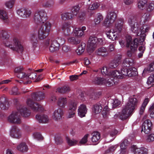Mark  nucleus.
<instances>
[{
    "instance_id": "obj_1",
    "label": "nucleus",
    "mask_w": 154,
    "mask_h": 154,
    "mask_svg": "<svg viewBox=\"0 0 154 154\" xmlns=\"http://www.w3.org/2000/svg\"><path fill=\"white\" fill-rule=\"evenodd\" d=\"M47 19V13L45 10H38L34 14L33 19L35 23L38 25L42 24L37 29H34L30 32L29 40L34 49L38 46L37 37L39 40H44L49 33L51 25L48 21L45 23Z\"/></svg>"
},
{
    "instance_id": "obj_2",
    "label": "nucleus",
    "mask_w": 154,
    "mask_h": 154,
    "mask_svg": "<svg viewBox=\"0 0 154 154\" xmlns=\"http://www.w3.org/2000/svg\"><path fill=\"white\" fill-rule=\"evenodd\" d=\"M137 100L134 96H131L129 98L128 102L122 109L121 113H116L114 116L116 118L119 116L120 119L124 120L127 119L133 113L137 104Z\"/></svg>"
},
{
    "instance_id": "obj_3",
    "label": "nucleus",
    "mask_w": 154,
    "mask_h": 154,
    "mask_svg": "<svg viewBox=\"0 0 154 154\" xmlns=\"http://www.w3.org/2000/svg\"><path fill=\"white\" fill-rule=\"evenodd\" d=\"M0 36L2 38L3 42L6 46L18 52L23 51V48L18 38H14L11 42L7 41L10 37V35L6 31L3 30L0 32Z\"/></svg>"
},
{
    "instance_id": "obj_4",
    "label": "nucleus",
    "mask_w": 154,
    "mask_h": 154,
    "mask_svg": "<svg viewBox=\"0 0 154 154\" xmlns=\"http://www.w3.org/2000/svg\"><path fill=\"white\" fill-rule=\"evenodd\" d=\"M45 94L42 92H38L34 93L31 95V98L28 99L26 102L27 105L35 112L42 111L43 108L38 103L34 101H39L43 100L45 97Z\"/></svg>"
},
{
    "instance_id": "obj_5",
    "label": "nucleus",
    "mask_w": 154,
    "mask_h": 154,
    "mask_svg": "<svg viewBox=\"0 0 154 154\" xmlns=\"http://www.w3.org/2000/svg\"><path fill=\"white\" fill-rule=\"evenodd\" d=\"M18 112L24 117H27L30 114V112L26 107L20 106L17 108V111L13 112L8 116V120L9 122L15 124H20L21 122V119Z\"/></svg>"
},
{
    "instance_id": "obj_6",
    "label": "nucleus",
    "mask_w": 154,
    "mask_h": 154,
    "mask_svg": "<svg viewBox=\"0 0 154 154\" xmlns=\"http://www.w3.org/2000/svg\"><path fill=\"white\" fill-rule=\"evenodd\" d=\"M124 22L123 18L118 19L115 24L114 28L106 32L107 37L112 41L115 40L117 36V33H120L122 30Z\"/></svg>"
},
{
    "instance_id": "obj_7",
    "label": "nucleus",
    "mask_w": 154,
    "mask_h": 154,
    "mask_svg": "<svg viewBox=\"0 0 154 154\" xmlns=\"http://www.w3.org/2000/svg\"><path fill=\"white\" fill-rule=\"evenodd\" d=\"M108 77L106 79L105 78L98 77H96L94 78V75H91V79L92 82L95 84L97 85L104 84L108 86H111L118 82L117 80H116L112 78L110 76Z\"/></svg>"
},
{
    "instance_id": "obj_8",
    "label": "nucleus",
    "mask_w": 154,
    "mask_h": 154,
    "mask_svg": "<svg viewBox=\"0 0 154 154\" xmlns=\"http://www.w3.org/2000/svg\"><path fill=\"white\" fill-rule=\"evenodd\" d=\"M128 23L131 27V31L137 35H140V27L141 23L140 22V23L137 22L134 17H131L129 18Z\"/></svg>"
},
{
    "instance_id": "obj_9",
    "label": "nucleus",
    "mask_w": 154,
    "mask_h": 154,
    "mask_svg": "<svg viewBox=\"0 0 154 154\" xmlns=\"http://www.w3.org/2000/svg\"><path fill=\"white\" fill-rule=\"evenodd\" d=\"M116 17V14L114 12H108L105 20L103 22V26L106 28H111Z\"/></svg>"
},
{
    "instance_id": "obj_10",
    "label": "nucleus",
    "mask_w": 154,
    "mask_h": 154,
    "mask_svg": "<svg viewBox=\"0 0 154 154\" xmlns=\"http://www.w3.org/2000/svg\"><path fill=\"white\" fill-rule=\"evenodd\" d=\"M49 45V50L52 52L58 50L60 47L58 43L53 38H48L45 42L44 46L45 47H47Z\"/></svg>"
},
{
    "instance_id": "obj_11",
    "label": "nucleus",
    "mask_w": 154,
    "mask_h": 154,
    "mask_svg": "<svg viewBox=\"0 0 154 154\" xmlns=\"http://www.w3.org/2000/svg\"><path fill=\"white\" fill-rule=\"evenodd\" d=\"M17 13L20 17L23 18H26L31 16L32 11L29 8H22L18 9Z\"/></svg>"
},
{
    "instance_id": "obj_12",
    "label": "nucleus",
    "mask_w": 154,
    "mask_h": 154,
    "mask_svg": "<svg viewBox=\"0 0 154 154\" xmlns=\"http://www.w3.org/2000/svg\"><path fill=\"white\" fill-rule=\"evenodd\" d=\"M77 108V103L74 101H71L68 105V109L67 111V116L68 118L73 117L75 113Z\"/></svg>"
},
{
    "instance_id": "obj_13",
    "label": "nucleus",
    "mask_w": 154,
    "mask_h": 154,
    "mask_svg": "<svg viewBox=\"0 0 154 154\" xmlns=\"http://www.w3.org/2000/svg\"><path fill=\"white\" fill-rule=\"evenodd\" d=\"M102 41L101 38H97L96 37L90 36L88 40V46L90 50L93 51L96 47L98 41Z\"/></svg>"
},
{
    "instance_id": "obj_14",
    "label": "nucleus",
    "mask_w": 154,
    "mask_h": 154,
    "mask_svg": "<svg viewBox=\"0 0 154 154\" xmlns=\"http://www.w3.org/2000/svg\"><path fill=\"white\" fill-rule=\"evenodd\" d=\"M122 72L123 75L129 76H133L137 74V69L134 67H131L127 69V68H122Z\"/></svg>"
},
{
    "instance_id": "obj_15",
    "label": "nucleus",
    "mask_w": 154,
    "mask_h": 154,
    "mask_svg": "<svg viewBox=\"0 0 154 154\" xmlns=\"http://www.w3.org/2000/svg\"><path fill=\"white\" fill-rule=\"evenodd\" d=\"M10 135L12 138L19 139L21 136V133L17 126H14L11 127L10 130Z\"/></svg>"
},
{
    "instance_id": "obj_16",
    "label": "nucleus",
    "mask_w": 154,
    "mask_h": 154,
    "mask_svg": "<svg viewBox=\"0 0 154 154\" xmlns=\"http://www.w3.org/2000/svg\"><path fill=\"white\" fill-rule=\"evenodd\" d=\"M132 38L131 36L127 35L125 36V39L123 38L119 41L121 47L123 48L126 46L127 48L129 47L132 42Z\"/></svg>"
},
{
    "instance_id": "obj_17",
    "label": "nucleus",
    "mask_w": 154,
    "mask_h": 154,
    "mask_svg": "<svg viewBox=\"0 0 154 154\" xmlns=\"http://www.w3.org/2000/svg\"><path fill=\"white\" fill-rule=\"evenodd\" d=\"M63 114V110L60 108H58L54 111L52 115V118L55 121H58L62 119Z\"/></svg>"
},
{
    "instance_id": "obj_18",
    "label": "nucleus",
    "mask_w": 154,
    "mask_h": 154,
    "mask_svg": "<svg viewBox=\"0 0 154 154\" xmlns=\"http://www.w3.org/2000/svg\"><path fill=\"white\" fill-rule=\"evenodd\" d=\"M152 123L149 120H146L143 122L142 126V131L146 134H148L151 128Z\"/></svg>"
},
{
    "instance_id": "obj_19",
    "label": "nucleus",
    "mask_w": 154,
    "mask_h": 154,
    "mask_svg": "<svg viewBox=\"0 0 154 154\" xmlns=\"http://www.w3.org/2000/svg\"><path fill=\"white\" fill-rule=\"evenodd\" d=\"M124 75L122 74V69L121 72L119 71L116 70H114L110 72V75L108 76H110L112 78H113L116 80L119 81V79H122L123 78Z\"/></svg>"
},
{
    "instance_id": "obj_20",
    "label": "nucleus",
    "mask_w": 154,
    "mask_h": 154,
    "mask_svg": "<svg viewBox=\"0 0 154 154\" xmlns=\"http://www.w3.org/2000/svg\"><path fill=\"white\" fill-rule=\"evenodd\" d=\"M87 111L86 106L84 104H81L78 109V115L81 118H83L85 116Z\"/></svg>"
},
{
    "instance_id": "obj_21",
    "label": "nucleus",
    "mask_w": 154,
    "mask_h": 154,
    "mask_svg": "<svg viewBox=\"0 0 154 154\" xmlns=\"http://www.w3.org/2000/svg\"><path fill=\"white\" fill-rule=\"evenodd\" d=\"M150 26L149 25L141 23L140 27V35L143 38L146 36V32H148L150 29Z\"/></svg>"
},
{
    "instance_id": "obj_22",
    "label": "nucleus",
    "mask_w": 154,
    "mask_h": 154,
    "mask_svg": "<svg viewBox=\"0 0 154 154\" xmlns=\"http://www.w3.org/2000/svg\"><path fill=\"white\" fill-rule=\"evenodd\" d=\"M96 53L97 55L104 57H107L109 54L107 49L104 47L99 48L96 51Z\"/></svg>"
},
{
    "instance_id": "obj_23",
    "label": "nucleus",
    "mask_w": 154,
    "mask_h": 154,
    "mask_svg": "<svg viewBox=\"0 0 154 154\" xmlns=\"http://www.w3.org/2000/svg\"><path fill=\"white\" fill-rule=\"evenodd\" d=\"M35 118L36 120L41 123H46L49 121V118L45 115L37 114L36 115Z\"/></svg>"
},
{
    "instance_id": "obj_24",
    "label": "nucleus",
    "mask_w": 154,
    "mask_h": 154,
    "mask_svg": "<svg viewBox=\"0 0 154 154\" xmlns=\"http://www.w3.org/2000/svg\"><path fill=\"white\" fill-rule=\"evenodd\" d=\"M132 150L134 152V154H147V150L143 147L137 148L136 146L132 147Z\"/></svg>"
},
{
    "instance_id": "obj_25",
    "label": "nucleus",
    "mask_w": 154,
    "mask_h": 154,
    "mask_svg": "<svg viewBox=\"0 0 154 154\" xmlns=\"http://www.w3.org/2000/svg\"><path fill=\"white\" fill-rule=\"evenodd\" d=\"M23 68L22 66L16 67L14 70V72L17 76L19 78L23 79L25 73L23 72Z\"/></svg>"
},
{
    "instance_id": "obj_26",
    "label": "nucleus",
    "mask_w": 154,
    "mask_h": 154,
    "mask_svg": "<svg viewBox=\"0 0 154 154\" xmlns=\"http://www.w3.org/2000/svg\"><path fill=\"white\" fill-rule=\"evenodd\" d=\"M71 26L67 23H64L62 27L63 34L66 36L69 35L71 33Z\"/></svg>"
},
{
    "instance_id": "obj_27",
    "label": "nucleus",
    "mask_w": 154,
    "mask_h": 154,
    "mask_svg": "<svg viewBox=\"0 0 154 154\" xmlns=\"http://www.w3.org/2000/svg\"><path fill=\"white\" fill-rule=\"evenodd\" d=\"M134 64V61L133 59L129 58H125L123 60L122 66L125 68L132 66Z\"/></svg>"
},
{
    "instance_id": "obj_28",
    "label": "nucleus",
    "mask_w": 154,
    "mask_h": 154,
    "mask_svg": "<svg viewBox=\"0 0 154 154\" xmlns=\"http://www.w3.org/2000/svg\"><path fill=\"white\" fill-rule=\"evenodd\" d=\"M67 103L66 98L64 97H61L58 98L57 102V105L61 107L64 108Z\"/></svg>"
},
{
    "instance_id": "obj_29",
    "label": "nucleus",
    "mask_w": 154,
    "mask_h": 154,
    "mask_svg": "<svg viewBox=\"0 0 154 154\" xmlns=\"http://www.w3.org/2000/svg\"><path fill=\"white\" fill-rule=\"evenodd\" d=\"M17 149L22 152H26L28 150L27 145L25 143H21L19 144L17 147Z\"/></svg>"
},
{
    "instance_id": "obj_30",
    "label": "nucleus",
    "mask_w": 154,
    "mask_h": 154,
    "mask_svg": "<svg viewBox=\"0 0 154 154\" xmlns=\"http://www.w3.org/2000/svg\"><path fill=\"white\" fill-rule=\"evenodd\" d=\"M41 3L43 7L48 8H52L54 4L53 0L47 1V0H41Z\"/></svg>"
},
{
    "instance_id": "obj_31",
    "label": "nucleus",
    "mask_w": 154,
    "mask_h": 154,
    "mask_svg": "<svg viewBox=\"0 0 154 154\" xmlns=\"http://www.w3.org/2000/svg\"><path fill=\"white\" fill-rule=\"evenodd\" d=\"M72 33L74 35L79 37H82L84 35V32L81 30V28L76 27L73 29Z\"/></svg>"
},
{
    "instance_id": "obj_32",
    "label": "nucleus",
    "mask_w": 154,
    "mask_h": 154,
    "mask_svg": "<svg viewBox=\"0 0 154 154\" xmlns=\"http://www.w3.org/2000/svg\"><path fill=\"white\" fill-rule=\"evenodd\" d=\"M8 103L6 98L2 97L0 98V107L2 109H6V105H8Z\"/></svg>"
},
{
    "instance_id": "obj_33",
    "label": "nucleus",
    "mask_w": 154,
    "mask_h": 154,
    "mask_svg": "<svg viewBox=\"0 0 154 154\" xmlns=\"http://www.w3.org/2000/svg\"><path fill=\"white\" fill-rule=\"evenodd\" d=\"M36 72L35 71H33L26 75L25 74L23 79L25 80H33L36 78Z\"/></svg>"
},
{
    "instance_id": "obj_34",
    "label": "nucleus",
    "mask_w": 154,
    "mask_h": 154,
    "mask_svg": "<svg viewBox=\"0 0 154 154\" xmlns=\"http://www.w3.org/2000/svg\"><path fill=\"white\" fill-rule=\"evenodd\" d=\"M86 44L84 43H82L79 46L75 51L78 55H81L84 51Z\"/></svg>"
},
{
    "instance_id": "obj_35",
    "label": "nucleus",
    "mask_w": 154,
    "mask_h": 154,
    "mask_svg": "<svg viewBox=\"0 0 154 154\" xmlns=\"http://www.w3.org/2000/svg\"><path fill=\"white\" fill-rule=\"evenodd\" d=\"M70 90V89L68 86H64L58 88L57 91L61 93H66L69 92Z\"/></svg>"
},
{
    "instance_id": "obj_36",
    "label": "nucleus",
    "mask_w": 154,
    "mask_h": 154,
    "mask_svg": "<svg viewBox=\"0 0 154 154\" xmlns=\"http://www.w3.org/2000/svg\"><path fill=\"white\" fill-rule=\"evenodd\" d=\"M92 136L91 140L93 142H96L98 141L100 138V134L98 132H94L92 134Z\"/></svg>"
},
{
    "instance_id": "obj_37",
    "label": "nucleus",
    "mask_w": 154,
    "mask_h": 154,
    "mask_svg": "<svg viewBox=\"0 0 154 154\" xmlns=\"http://www.w3.org/2000/svg\"><path fill=\"white\" fill-rule=\"evenodd\" d=\"M61 18L63 20L72 19L73 18V16L71 15V13L65 12L62 13L61 15Z\"/></svg>"
},
{
    "instance_id": "obj_38",
    "label": "nucleus",
    "mask_w": 154,
    "mask_h": 154,
    "mask_svg": "<svg viewBox=\"0 0 154 154\" xmlns=\"http://www.w3.org/2000/svg\"><path fill=\"white\" fill-rule=\"evenodd\" d=\"M144 41V39L142 38L141 39H138L135 38L133 40V42L131 44V45L133 46V47H136V49L137 50L138 45L139 44H141V43Z\"/></svg>"
},
{
    "instance_id": "obj_39",
    "label": "nucleus",
    "mask_w": 154,
    "mask_h": 154,
    "mask_svg": "<svg viewBox=\"0 0 154 154\" xmlns=\"http://www.w3.org/2000/svg\"><path fill=\"white\" fill-rule=\"evenodd\" d=\"M0 18L5 22L8 21V16L7 13L4 10H0Z\"/></svg>"
},
{
    "instance_id": "obj_40",
    "label": "nucleus",
    "mask_w": 154,
    "mask_h": 154,
    "mask_svg": "<svg viewBox=\"0 0 154 154\" xmlns=\"http://www.w3.org/2000/svg\"><path fill=\"white\" fill-rule=\"evenodd\" d=\"M102 109V107L100 106L99 104L96 103L93 105L92 109L93 112L96 114L100 113Z\"/></svg>"
},
{
    "instance_id": "obj_41",
    "label": "nucleus",
    "mask_w": 154,
    "mask_h": 154,
    "mask_svg": "<svg viewBox=\"0 0 154 154\" xmlns=\"http://www.w3.org/2000/svg\"><path fill=\"white\" fill-rule=\"evenodd\" d=\"M149 102V99L148 98H146L144 100L140 109V115H142L143 114L145 110V107L147 104Z\"/></svg>"
},
{
    "instance_id": "obj_42",
    "label": "nucleus",
    "mask_w": 154,
    "mask_h": 154,
    "mask_svg": "<svg viewBox=\"0 0 154 154\" xmlns=\"http://www.w3.org/2000/svg\"><path fill=\"white\" fill-rule=\"evenodd\" d=\"M146 0H140L138 2V7L141 10L143 9L146 5Z\"/></svg>"
},
{
    "instance_id": "obj_43",
    "label": "nucleus",
    "mask_w": 154,
    "mask_h": 154,
    "mask_svg": "<svg viewBox=\"0 0 154 154\" xmlns=\"http://www.w3.org/2000/svg\"><path fill=\"white\" fill-rule=\"evenodd\" d=\"M119 61L120 60L118 59L113 60L109 64V67L111 68H116L119 65Z\"/></svg>"
},
{
    "instance_id": "obj_44",
    "label": "nucleus",
    "mask_w": 154,
    "mask_h": 154,
    "mask_svg": "<svg viewBox=\"0 0 154 154\" xmlns=\"http://www.w3.org/2000/svg\"><path fill=\"white\" fill-rule=\"evenodd\" d=\"M68 40L71 44L75 45L79 44L81 41L80 39L74 37L69 38L68 39Z\"/></svg>"
},
{
    "instance_id": "obj_45",
    "label": "nucleus",
    "mask_w": 154,
    "mask_h": 154,
    "mask_svg": "<svg viewBox=\"0 0 154 154\" xmlns=\"http://www.w3.org/2000/svg\"><path fill=\"white\" fill-rule=\"evenodd\" d=\"M150 19V14L148 13H145L141 17L140 22L141 23H143L149 21Z\"/></svg>"
},
{
    "instance_id": "obj_46",
    "label": "nucleus",
    "mask_w": 154,
    "mask_h": 154,
    "mask_svg": "<svg viewBox=\"0 0 154 154\" xmlns=\"http://www.w3.org/2000/svg\"><path fill=\"white\" fill-rule=\"evenodd\" d=\"M79 7L78 5H76L74 6L72 9L71 15L73 16V18L74 16H76L79 12Z\"/></svg>"
},
{
    "instance_id": "obj_47",
    "label": "nucleus",
    "mask_w": 154,
    "mask_h": 154,
    "mask_svg": "<svg viewBox=\"0 0 154 154\" xmlns=\"http://www.w3.org/2000/svg\"><path fill=\"white\" fill-rule=\"evenodd\" d=\"M137 51L136 47L134 48L132 45H131L130 49L127 51V55L128 57H131L132 54Z\"/></svg>"
},
{
    "instance_id": "obj_48",
    "label": "nucleus",
    "mask_w": 154,
    "mask_h": 154,
    "mask_svg": "<svg viewBox=\"0 0 154 154\" xmlns=\"http://www.w3.org/2000/svg\"><path fill=\"white\" fill-rule=\"evenodd\" d=\"M103 19V15L99 13L97 14L96 18L95 19V24H99L101 21Z\"/></svg>"
},
{
    "instance_id": "obj_49",
    "label": "nucleus",
    "mask_w": 154,
    "mask_h": 154,
    "mask_svg": "<svg viewBox=\"0 0 154 154\" xmlns=\"http://www.w3.org/2000/svg\"><path fill=\"white\" fill-rule=\"evenodd\" d=\"M100 6L99 3L95 2L90 5L88 8L91 10H94L97 9L99 6Z\"/></svg>"
},
{
    "instance_id": "obj_50",
    "label": "nucleus",
    "mask_w": 154,
    "mask_h": 154,
    "mask_svg": "<svg viewBox=\"0 0 154 154\" xmlns=\"http://www.w3.org/2000/svg\"><path fill=\"white\" fill-rule=\"evenodd\" d=\"M66 141L68 144L70 146H73L77 144L78 141L74 139L71 140L68 137H66Z\"/></svg>"
},
{
    "instance_id": "obj_51",
    "label": "nucleus",
    "mask_w": 154,
    "mask_h": 154,
    "mask_svg": "<svg viewBox=\"0 0 154 154\" xmlns=\"http://www.w3.org/2000/svg\"><path fill=\"white\" fill-rule=\"evenodd\" d=\"M101 72L103 75H107L108 76L109 75L110 72L109 71V69L106 66H104L101 69Z\"/></svg>"
},
{
    "instance_id": "obj_52",
    "label": "nucleus",
    "mask_w": 154,
    "mask_h": 154,
    "mask_svg": "<svg viewBox=\"0 0 154 154\" xmlns=\"http://www.w3.org/2000/svg\"><path fill=\"white\" fill-rule=\"evenodd\" d=\"M109 109L107 106L104 107L103 110L102 111V115L103 117L104 118H106L109 114Z\"/></svg>"
},
{
    "instance_id": "obj_53",
    "label": "nucleus",
    "mask_w": 154,
    "mask_h": 154,
    "mask_svg": "<svg viewBox=\"0 0 154 154\" xmlns=\"http://www.w3.org/2000/svg\"><path fill=\"white\" fill-rule=\"evenodd\" d=\"M14 0H10L7 1L5 3V5L7 8H11L14 5Z\"/></svg>"
},
{
    "instance_id": "obj_54",
    "label": "nucleus",
    "mask_w": 154,
    "mask_h": 154,
    "mask_svg": "<svg viewBox=\"0 0 154 154\" xmlns=\"http://www.w3.org/2000/svg\"><path fill=\"white\" fill-rule=\"evenodd\" d=\"M128 144V142L127 140L125 139L122 141L120 144V149H126V147Z\"/></svg>"
},
{
    "instance_id": "obj_55",
    "label": "nucleus",
    "mask_w": 154,
    "mask_h": 154,
    "mask_svg": "<svg viewBox=\"0 0 154 154\" xmlns=\"http://www.w3.org/2000/svg\"><path fill=\"white\" fill-rule=\"evenodd\" d=\"M33 136L34 139L38 140H42L43 139V137L39 133L35 132L33 133Z\"/></svg>"
},
{
    "instance_id": "obj_56",
    "label": "nucleus",
    "mask_w": 154,
    "mask_h": 154,
    "mask_svg": "<svg viewBox=\"0 0 154 154\" xmlns=\"http://www.w3.org/2000/svg\"><path fill=\"white\" fill-rule=\"evenodd\" d=\"M101 94V93L99 91L93 92L92 93L91 98L93 99H95L98 98L99 96Z\"/></svg>"
},
{
    "instance_id": "obj_57",
    "label": "nucleus",
    "mask_w": 154,
    "mask_h": 154,
    "mask_svg": "<svg viewBox=\"0 0 154 154\" xmlns=\"http://www.w3.org/2000/svg\"><path fill=\"white\" fill-rule=\"evenodd\" d=\"M153 71H154V66L151 63L147 68H145L143 72H145L146 71L151 72Z\"/></svg>"
},
{
    "instance_id": "obj_58",
    "label": "nucleus",
    "mask_w": 154,
    "mask_h": 154,
    "mask_svg": "<svg viewBox=\"0 0 154 154\" xmlns=\"http://www.w3.org/2000/svg\"><path fill=\"white\" fill-rule=\"evenodd\" d=\"M154 82V74L151 75L148 78L147 83V84L150 85L152 84Z\"/></svg>"
},
{
    "instance_id": "obj_59",
    "label": "nucleus",
    "mask_w": 154,
    "mask_h": 154,
    "mask_svg": "<svg viewBox=\"0 0 154 154\" xmlns=\"http://www.w3.org/2000/svg\"><path fill=\"white\" fill-rule=\"evenodd\" d=\"M10 93L11 95H16L19 94V93L18 88L16 87H14L12 88Z\"/></svg>"
},
{
    "instance_id": "obj_60",
    "label": "nucleus",
    "mask_w": 154,
    "mask_h": 154,
    "mask_svg": "<svg viewBox=\"0 0 154 154\" xmlns=\"http://www.w3.org/2000/svg\"><path fill=\"white\" fill-rule=\"evenodd\" d=\"M109 134L111 136H113L116 135L118 133V131L114 128L111 129L110 130H108Z\"/></svg>"
},
{
    "instance_id": "obj_61",
    "label": "nucleus",
    "mask_w": 154,
    "mask_h": 154,
    "mask_svg": "<svg viewBox=\"0 0 154 154\" xmlns=\"http://www.w3.org/2000/svg\"><path fill=\"white\" fill-rule=\"evenodd\" d=\"M120 101L117 99H115L113 100L112 103V106L113 108H116L120 104Z\"/></svg>"
},
{
    "instance_id": "obj_62",
    "label": "nucleus",
    "mask_w": 154,
    "mask_h": 154,
    "mask_svg": "<svg viewBox=\"0 0 154 154\" xmlns=\"http://www.w3.org/2000/svg\"><path fill=\"white\" fill-rule=\"evenodd\" d=\"M97 104H99L100 106L102 107V108L106 106H107L108 103L106 102V101L105 100H102L100 101L99 103H97Z\"/></svg>"
},
{
    "instance_id": "obj_63",
    "label": "nucleus",
    "mask_w": 154,
    "mask_h": 154,
    "mask_svg": "<svg viewBox=\"0 0 154 154\" xmlns=\"http://www.w3.org/2000/svg\"><path fill=\"white\" fill-rule=\"evenodd\" d=\"M154 9V2H152L149 3L148 5L147 8V10L150 11H152Z\"/></svg>"
},
{
    "instance_id": "obj_64",
    "label": "nucleus",
    "mask_w": 154,
    "mask_h": 154,
    "mask_svg": "<svg viewBox=\"0 0 154 154\" xmlns=\"http://www.w3.org/2000/svg\"><path fill=\"white\" fill-rule=\"evenodd\" d=\"M146 140L147 142H151L154 140V134H151L147 137Z\"/></svg>"
}]
</instances>
